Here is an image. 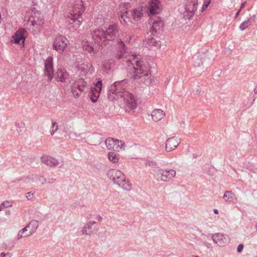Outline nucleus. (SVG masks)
I'll return each instance as SVG.
<instances>
[{
  "label": "nucleus",
  "mask_w": 257,
  "mask_h": 257,
  "mask_svg": "<svg viewBox=\"0 0 257 257\" xmlns=\"http://www.w3.org/2000/svg\"><path fill=\"white\" fill-rule=\"evenodd\" d=\"M211 238L213 242L219 246H224L229 242V236L221 233L212 234Z\"/></svg>",
  "instance_id": "obj_13"
},
{
  "label": "nucleus",
  "mask_w": 257,
  "mask_h": 257,
  "mask_svg": "<svg viewBox=\"0 0 257 257\" xmlns=\"http://www.w3.org/2000/svg\"><path fill=\"white\" fill-rule=\"evenodd\" d=\"M130 8V6L128 3L121 4L119 6L118 13L119 20L123 25L132 22V18L130 16L128 12Z\"/></svg>",
  "instance_id": "obj_7"
},
{
  "label": "nucleus",
  "mask_w": 257,
  "mask_h": 257,
  "mask_svg": "<svg viewBox=\"0 0 257 257\" xmlns=\"http://www.w3.org/2000/svg\"><path fill=\"white\" fill-rule=\"evenodd\" d=\"M106 41L113 40L118 36V30L117 26L113 24L109 25L104 31Z\"/></svg>",
  "instance_id": "obj_16"
},
{
  "label": "nucleus",
  "mask_w": 257,
  "mask_h": 257,
  "mask_svg": "<svg viewBox=\"0 0 257 257\" xmlns=\"http://www.w3.org/2000/svg\"><path fill=\"white\" fill-rule=\"evenodd\" d=\"M76 68L81 75L91 74L94 71L92 64L86 60L78 59L76 62Z\"/></svg>",
  "instance_id": "obj_6"
},
{
  "label": "nucleus",
  "mask_w": 257,
  "mask_h": 257,
  "mask_svg": "<svg viewBox=\"0 0 257 257\" xmlns=\"http://www.w3.org/2000/svg\"><path fill=\"white\" fill-rule=\"evenodd\" d=\"M113 63V60L111 59L105 60L102 63V68L105 70L110 69Z\"/></svg>",
  "instance_id": "obj_33"
},
{
  "label": "nucleus",
  "mask_w": 257,
  "mask_h": 257,
  "mask_svg": "<svg viewBox=\"0 0 257 257\" xmlns=\"http://www.w3.org/2000/svg\"><path fill=\"white\" fill-rule=\"evenodd\" d=\"M41 161L44 164L50 166H55L59 164L57 159L47 155H43L41 157Z\"/></svg>",
  "instance_id": "obj_23"
},
{
  "label": "nucleus",
  "mask_w": 257,
  "mask_h": 257,
  "mask_svg": "<svg viewBox=\"0 0 257 257\" xmlns=\"http://www.w3.org/2000/svg\"><path fill=\"white\" fill-rule=\"evenodd\" d=\"M1 257H11L10 254L9 253H6L5 252H2L0 254Z\"/></svg>",
  "instance_id": "obj_44"
},
{
  "label": "nucleus",
  "mask_w": 257,
  "mask_h": 257,
  "mask_svg": "<svg viewBox=\"0 0 257 257\" xmlns=\"http://www.w3.org/2000/svg\"><path fill=\"white\" fill-rule=\"evenodd\" d=\"M68 40L64 37L59 36L57 37L53 44V49L59 53L64 52L68 45Z\"/></svg>",
  "instance_id": "obj_8"
},
{
  "label": "nucleus",
  "mask_w": 257,
  "mask_h": 257,
  "mask_svg": "<svg viewBox=\"0 0 257 257\" xmlns=\"http://www.w3.org/2000/svg\"><path fill=\"white\" fill-rule=\"evenodd\" d=\"M0 223H5L6 225H8V222H7V220L5 219H1Z\"/></svg>",
  "instance_id": "obj_47"
},
{
  "label": "nucleus",
  "mask_w": 257,
  "mask_h": 257,
  "mask_svg": "<svg viewBox=\"0 0 257 257\" xmlns=\"http://www.w3.org/2000/svg\"><path fill=\"white\" fill-rule=\"evenodd\" d=\"M96 223V222L94 221H90L87 223L88 226H90L91 227L92 225L95 224Z\"/></svg>",
  "instance_id": "obj_45"
},
{
  "label": "nucleus",
  "mask_w": 257,
  "mask_h": 257,
  "mask_svg": "<svg viewBox=\"0 0 257 257\" xmlns=\"http://www.w3.org/2000/svg\"><path fill=\"white\" fill-rule=\"evenodd\" d=\"M195 257H199L198 256H195Z\"/></svg>",
  "instance_id": "obj_56"
},
{
  "label": "nucleus",
  "mask_w": 257,
  "mask_h": 257,
  "mask_svg": "<svg viewBox=\"0 0 257 257\" xmlns=\"http://www.w3.org/2000/svg\"><path fill=\"white\" fill-rule=\"evenodd\" d=\"M146 41L147 44L150 46L159 47L161 46L160 42L157 41L155 38L153 37L147 39Z\"/></svg>",
  "instance_id": "obj_32"
},
{
  "label": "nucleus",
  "mask_w": 257,
  "mask_h": 257,
  "mask_svg": "<svg viewBox=\"0 0 257 257\" xmlns=\"http://www.w3.org/2000/svg\"><path fill=\"white\" fill-rule=\"evenodd\" d=\"M155 165V163L154 162H151V163H149V165L150 166H154Z\"/></svg>",
  "instance_id": "obj_53"
},
{
  "label": "nucleus",
  "mask_w": 257,
  "mask_h": 257,
  "mask_svg": "<svg viewBox=\"0 0 257 257\" xmlns=\"http://www.w3.org/2000/svg\"><path fill=\"white\" fill-rule=\"evenodd\" d=\"M97 219L98 220L101 221V219H102V217H101V216H100V215H98L97 216Z\"/></svg>",
  "instance_id": "obj_52"
},
{
  "label": "nucleus",
  "mask_w": 257,
  "mask_h": 257,
  "mask_svg": "<svg viewBox=\"0 0 257 257\" xmlns=\"http://www.w3.org/2000/svg\"><path fill=\"white\" fill-rule=\"evenodd\" d=\"M223 198L226 201L230 202L235 203L237 198L234 193L232 191H226L224 192Z\"/></svg>",
  "instance_id": "obj_28"
},
{
  "label": "nucleus",
  "mask_w": 257,
  "mask_h": 257,
  "mask_svg": "<svg viewBox=\"0 0 257 257\" xmlns=\"http://www.w3.org/2000/svg\"><path fill=\"white\" fill-rule=\"evenodd\" d=\"M26 234H23L22 232H21L20 231L19 232H18V235H17V239H21V238L22 237H26L27 236H25V235H26Z\"/></svg>",
  "instance_id": "obj_41"
},
{
  "label": "nucleus",
  "mask_w": 257,
  "mask_h": 257,
  "mask_svg": "<svg viewBox=\"0 0 257 257\" xmlns=\"http://www.w3.org/2000/svg\"><path fill=\"white\" fill-rule=\"evenodd\" d=\"M106 148L108 150L119 151L124 149V143L122 141L114 140L113 138H108L105 142Z\"/></svg>",
  "instance_id": "obj_10"
},
{
  "label": "nucleus",
  "mask_w": 257,
  "mask_h": 257,
  "mask_svg": "<svg viewBox=\"0 0 257 257\" xmlns=\"http://www.w3.org/2000/svg\"><path fill=\"white\" fill-rule=\"evenodd\" d=\"M74 88H77L80 92H83L86 86V83L83 79H79L73 84Z\"/></svg>",
  "instance_id": "obj_29"
},
{
  "label": "nucleus",
  "mask_w": 257,
  "mask_h": 257,
  "mask_svg": "<svg viewBox=\"0 0 257 257\" xmlns=\"http://www.w3.org/2000/svg\"><path fill=\"white\" fill-rule=\"evenodd\" d=\"M33 194L31 192H28L27 193L26 197L28 199H31L33 198Z\"/></svg>",
  "instance_id": "obj_42"
},
{
  "label": "nucleus",
  "mask_w": 257,
  "mask_h": 257,
  "mask_svg": "<svg viewBox=\"0 0 257 257\" xmlns=\"http://www.w3.org/2000/svg\"><path fill=\"white\" fill-rule=\"evenodd\" d=\"M72 92L74 96L76 98L78 97L81 93L79 91L77 88H74V86L72 87Z\"/></svg>",
  "instance_id": "obj_37"
},
{
  "label": "nucleus",
  "mask_w": 257,
  "mask_h": 257,
  "mask_svg": "<svg viewBox=\"0 0 257 257\" xmlns=\"http://www.w3.org/2000/svg\"><path fill=\"white\" fill-rule=\"evenodd\" d=\"M240 11H241L240 9H239V11L236 13L235 16V18H236L237 17V16H238Z\"/></svg>",
  "instance_id": "obj_50"
},
{
  "label": "nucleus",
  "mask_w": 257,
  "mask_h": 257,
  "mask_svg": "<svg viewBox=\"0 0 257 257\" xmlns=\"http://www.w3.org/2000/svg\"><path fill=\"white\" fill-rule=\"evenodd\" d=\"M163 22L159 19L155 20L153 23L152 27L151 29V34L155 35L157 33H160L163 30Z\"/></svg>",
  "instance_id": "obj_20"
},
{
  "label": "nucleus",
  "mask_w": 257,
  "mask_h": 257,
  "mask_svg": "<svg viewBox=\"0 0 257 257\" xmlns=\"http://www.w3.org/2000/svg\"><path fill=\"white\" fill-rule=\"evenodd\" d=\"M131 57V59H129V61L132 65V68L130 70L132 77L134 79H137L145 77L146 83H150L151 73L149 65L142 61L136 54H133Z\"/></svg>",
  "instance_id": "obj_2"
},
{
  "label": "nucleus",
  "mask_w": 257,
  "mask_h": 257,
  "mask_svg": "<svg viewBox=\"0 0 257 257\" xmlns=\"http://www.w3.org/2000/svg\"><path fill=\"white\" fill-rule=\"evenodd\" d=\"M108 158L110 162L115 163L118 162L119 159V156L114 152H110L108 153Z\"/></svg>",
  "instance_id": "obj_31"
},
{
  "label": "nucleus",
  "mask_w": 257,
  "mask_h": 257,
  "mask_svg": "<svg viewBox=\"0 0 257 257\" xmlns=\"http://www.w3.org/2000/svg\"><path fill=\"white\" fill-rule=\"evenodd\" d=\"M39 226V223L36 220H32L27 225V227L30 228L29 232L25 235V236H29L33 234L36 231Z\"/></svg>",
  "instance_id": "obj_27"
},
{
  "label": "nucleus",
  "mask_w": 257,
  "mask_h": 257,
  "mask_svg": "<svg viewBox=\"0 0 257 257\" xmlns=\"http://www.w3.org/2000/svg\"><path fill=\"white\" fill-rule=\"evenodd\" d=\"M210 3V2H209V1H204V4L202 6V11H203L204 10H205L207 8V7Z\"/></svg>",
  "instance_id": "obj_39"
},
{
  "label": "nucleus",
  "mask_w": 257,
  "mask_h": 257,
  "mask_svg": "<svg viewBox=\"0 0 257 257\" xmlns=\"http://www.w3.org/2000/svg\"><path fill=\"white\" fill-rule=\"evenodd\" d=\"M205 245L206 246H207V247H210V246H211V244L208 242H205Z\"/></svg>",
  "instance_id": "obj_49"
},
{
  "label": "nucleus",
  "mask_w": 257,
  "mask_h": 257,
  "mask_svg": "<svg viewBox=\"0 0 257 257\" xmlns=\"http://www.w3.org/2000/svg\"><path fill=\"white\" fill-rule=\"evenodd\" d=\"M53 59L52 57H48L45 62V74L48 76V80H51L54 75Z\"/></svg>",
  "instance_id": "obj_15"
},
{
  "label": "nucleus",
  "mask_w": 257,
  "mask_h": 257,
  "mask_svg": "<svg viewBox=\"0 0 257 257\" xmlns=\"http://www.w3.org/2000/svg\"><path fill=\"white\" fill-rule=\"evenodd\" d=\"M92 36L95 43L98 45H106V39L104 31L102 29H97L92 32Z\"/></svg>",
  "instance_id": "obj_12"
},
{
  "label": "nucleus",
  "mask_w": 257,
  "mask_h": 257,
  "mask_svg": "<svg viewBox=\"0 0 257 257\" xmlns=\"http://www.w3.org/2000/svg\"><path fill=\"white\" fill-rule=\"evenodd\" d=\"M213 212H214V213L215 214H218V210H217V209H213Z\"/></svg>",
  "instance_id": "obj_51"
},
{
  "label": "nucleus",
  "mask_w": 257,
  "mask_h": 257,
  "mask_svg": "<svg viewBox=\"0 0 257 257\" xmlns=\"http://www.w3.org/2000/svg\"><path fill=\"white\" fill-rule=\"evenodd\" d=\"M24 30H19L17 31L15 35L13 36V40L15 43L21 45L24 44L25 37H24Z\"/></svg>",
  "instance_id": "obj_21"
},
{
  "label": "nucleus",
  "mask_w": 257,
  "mask_h": 257,
  "mask_svg": "<svg viewBox=\"0 0 257 257\" xmlns=\"http://www.w3.org/2000/svg\"><path fill=\"white\" fill-rule=\"evenodd\" d=\"M91 229L90 226H88V224L87 223L83 228L82 233L83 235H89L90 231H89Z\"/></svg>",
  "instance_id": "obj_35"
},
{
  "label": "nucleus",
  "mask_w": 257,
  "mask_h": 257,
  "mask_svg": "<svg viewBox=\"0 0 257 257\" xmlns=\"http://www.w3.org/2000/svg\"><path fill=\"white\" fill-rule=\"evenodd\" d=\"M152 118L156 122L159 121L163 119L165 116V112L162 109H155L152 111Z\"/></svg>",
  "instance_id": "obj_24"
},
{
  "label": "nucleus",
  "mask_w": 257,
  "mask_h": 257,
  "mask_svg": "<svg viewBox=\"0 0 257 257\" xmlns=\"http://www.w3.org/2000/svg\"><path fill=\"white\" fill-rule=\"evenodd\" d=\"M246 5V1H244L241 4V6H240V10L243 9L245 6Z\"/></svg>",
  "instance_id": "obj_48"
},
{
  "label": "nucleus",
  "mask_w": 257,
  "mask_h": 257,
  "mask_svg": "<svg viewBox=\"0 0 257 257\" xmlns=\"http://www.w3.org/2000/svg\"><path fill=\"white\" fill-rule=\"evenodd\" d=\"M102 85V81L99 80L94 84V87L92 88L90 98L92 102H95L97 100L101 90Z\"/></svg>",
  "instance_id": "obj_17"
},
{
  "label": "nucleus",
  "mask_w": 257,
  "mask_h": 257,
  "mask_svg": "<svg viewBox=\"0 0 257 257\" xmlns=\"http://www.w3.org/2000/svg\"><path fill=\"white\" fill-rule=\"evenodd\" d=\"M151 173L157 180L160 179L162 181L169 182L175 178L176 172L171 169H162L158 167H155L152 169Z\"/></svg>",
  "instance_id": "obj_5"
},
{
  "label": "nucleus",
  "mask_w": 257,
  "mask_h": 257,
  "mask_svg": "<svg viewBox=\"0 0 257 257\" xmlns=\"http://www.w3.org/2000/svg\"><path fill=\"white\" fill-rule=\"evenodd\" d=\"M114 48L113 56L117 60L123 59L126 53V47L121 40H118L112 49Z\"/></svg>",
  "instance_id": "obj_11"
},
{
  "label": "nucleus",
  "mask_w": 257,
  "mask_h": 257,
  "mask_svg": "<svg viewBox=\"0 0 257 257\" xmlns=\"http://www.w3.org/2000/svg\"><path fill=\"white\" fill-rule=\"evenodd\" d=\"M39 181L42 184H45L46 183V179L44 178V177H42V176H40L39 177Z\"/></svg>",
  "instance_id": "obj_40"
},
{
  "label": "nucleus",
  "mask_w": 257,
  "mask_h": 257,
  "mask_svg": "<svg viewBox=\"0 0 257 257\" xmlns=\"http://www.w3.org/2000/svg\"><path fill=\"white\" fill-rule=\"evenodd\" d=\"M142 9L141 7L137 8L133 10L131 16L132 19L137 21L143 16Z\"/></svg>",
  "instance_id": "obj_30"
},
{
  "label": "nucleus",
  "mask_w": 257,
  "mask_h": 257,
  "mask_svg": "<svg viewBox=\"0 0 257 257\" xmlns=\"http://www.w3.org/2000/svg\"><path fill=\"white\" fill-rule=\"evenodd\" d=\"M180 140L175 137L167 139L166 143V150L170 152L175 149L180 143Z\"/></svg>",
  "instance_id": "obj_18"
},
{
  "label": "nucleus",
  "mask_w": 257,
  "mask_h": 257,
  "mask_svg": "<svg viewBox=\"0 0 257 257\" xmlns=\"http://www.w3.org/2000/svg\"><path fill=\"white\" fill-rule=\"evenodd\" d=\"M107 177L112 180L113 183L124 190L130 191L132 188V184L126 178L125 175L119 170L111 169L108 171Z\"/></svg>",
  "instance_id": "obj_4"
},
{
  "label": "nucleus",
  "mask_w": 257,
  "mask_h": 257,
  "mask_svg": "<svg viewBox=\"0 0 257 257\" xmlns=\"http://www.w3.org/2000/svg\"><path fill=\"white\" fill-rule=\"evenodd\" d=\"M132 37L131 36H128V39H127V41H130L131 40H132Z\"/></svg>",
  "instance_id": "obj_54"
},
{
  "label": "nucleus",
  "mask_w": 257,
  "mask_h": 257,
  "mask_svg": "<svg viewBox=\"0 0 257 257\" xmlns=\"http://www.w3.org/2000/svg\"><path fill=\"white\" fill-rule=\"evenodd\" d=\"M20 123L19 122H17L16 123V125L19 127H20Z\"/></svg>",
  "instance_id": "obj_55"
},
{
  "label": "nucleus",
  "mask_w": 257,
  "mask_h": 257,
  "mask_svg": "<svg viewBox=\"0 0 257 257\" xmlns=\"http://www.w3.org/2000/svg\"><path fill=\"white\" fill-rule=\"evenodd\" d=\"M82 48L86 53H91L93 52L95 54L98 52V50L94 49L93 44L87 41H83L82 42Z\"/></svg>",
  "instance_id": "obj_22"
},
{
  "label": "nucleus",
  "mask_w": 257,
  "mask_h": 257,
  "mask_svg": "<svg viewBox=\"0 0 257 257\" xmlns=\"http://www.w3.org/2000/svg\"><path fill=\"white\" fill-rule=\"evenodd\" d=\"M83 12V3L82 0H76L72 9L67 15V21L70 27L74 30L79 28L81 22V16Z\"/></svg>",
  "instance_id": "obj_3"
},
{
  "label": "nucleus",
  "mask_w": 257,
  "mask_h": 257,
  "mask_svg": "<svg viewBox=\"0 0 257 257\" xmlns=\"http://www.w3.org/2000/svg\"><path fill=\"white\" fill-rule=\"evenodd\" d=\"M28 227H27V226L21 229L20 231L22 232L23 234H25V233L28 230Z\"/></svg>",
  "instance_id": "obj_46"
},
{
  "label": "nucleus",
  "mask_w": 257,
  "mask_h": 257,
  "mask_svg": "<svg viewBox=\"0 0 257 257\" xmlns=\"http://www.w3.org/2000/svg\"><path fill=\"white\" fill-rule=\"evenodd\" d=\"M149 5L150 14H158L161 11V4L159 0H150Z\"/></svg>",
  "instance_id": "obj_19"
},
{
  "label": "nucleus",
  "mask_w": 257,
  "mask_h": 257,
  "mask_svg": "<svg viewBox=\"0 0 257 257\" xmlns=\"http://www.w3.org/2000/svg\"><path fill=\"white\" fill-rule=\"evenodd\" d=\"M44 19L41 17H35L31 22L30 30H32L34 34L39 32L44 25Z\"/></svg>",
  "instance_id": "obj_14"
},
{
  "label": "nucleus",
  "mask_w": 257,
  "mask_h": 257,
  "mask_svg": "<svg viewBox=\"0 0 257 257\" xmlns=\"http://www.w3.org/2000/svg\"><path fill=\"white\" fill-rule=\"evenodd\" d=\"M56 79L58 81L63 82L68 77V74L64 69H59L56 72Z\"/></svg>",
  "instance_id": "obj_26"
},
{
  "label": "nucleus",
  "mask_w": 257,
  "mask_h": 257,
  "mask_svg": "<svg viewBox=\"0 0 257 257\" xmlns=\"http://www.w3.org/2000/svg\"><path fill=\"white\" fill-rule=\"evenodd\" d=\"M126 85L124 80L114 82L109 87L108 98L110 100L123 98L125 103L126 111L130 112L137 107V100L134 95L125 90Z\"/></svg>",
  "instance_id": "obj_1"
},
{
  "label": "nucleus",
  "mask_w": 257,
  "mask_h": 257,
  "mask_svg": "<svg viewBox=\"0 0 257 257\" xmlns=\"http://www.w3.org/2000/svg\"><path fill=\"white\" fill-rule=\"evenodd\" d=\"M8 248V245L4 242H1L0 241V248L1 249H7Z\"/></svg>",
  "instance_id": "obj_38"
},
{
  "label": "nucleus",
  "mask_w": 257,
  "mask_h": 257,
  "mask_svg": "<svg viewBox=\"0 0 257 257\" xmlns=\"http://www.w3.org/2000/svg\"><path fill=\"white\" fill-rule=\"evenodd\" d=\"M58 128V125L55 122H52V126L50 130V133L51 135H53Z\"/></svg>",
  "instance_id": "obj_34"
},
{
  "label": "nucleus",
  "mask_w": 257,
  "mask_h": 257,
  "mask_svg": "<svg viewBox=\"0 0 257 257\" xmlns=\"http://www.w3.org/2000/svg\"><path fill=\"white\" fill-rule=\"evenodd\" d=\"M12 206V203L11 202L6 201L3 202L0 206V211H1L4 208H8Z\"/></svg>",
  "instance_id": "obj_36"
},
{
  "label": "nucleus",
  "mask_w": 257,
  "mask_h": 257,
  "mask_svg": "<svg viewBox=\"0 0 257 257\" xmlns=\"http://www.w3.org/2000/svg\"><path fill=\"white\" fill-rule=\"evenodd\" d=\"M243 248V245L242 244H240L238 245L237 250L238 252H240L242 251V249Z\"/></svg>",
  "instance_id": "obj_43"
},
{
  "label": "nucleus",
  "mask_w": 257,
  "mask_h": 257,
  "mask_svg": "<svg viewBox=\"0 0 257 257\" xmlns=\"http://www.w3.org/2000/svg\"><path fill=\"white\" fill-rule=\"evenodd\" d=\"M198 0H189L185 6L184 17L185 19L192 18L197 10Z\"/></svg>",
  "instance_id": "obj_9"
},
{
  "label": "nucleus",
  "mask_w": 257,
  "mask_h": 257,
  "mask_svg": "<svg viewBox=\"0 0 257 257\" xmlns=\"http://www.w3.org/2000/svg\"><path fill=\"white\" fill-rule=\"evenodd\" d=\"M256 16L253 15L251 16L247 20L244 21L239 26V29L241 31H244L252 24L255 22Z\"/></svg>",
  "instance_id": "obj_25"
}]
</instances>
